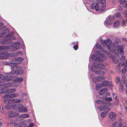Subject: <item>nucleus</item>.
I'll list each match as a JSON object with an SVG mask.
<instances>
[{
    "label": "nucleus",
    "mask_w": 127,
    "mask_h": 127,
    "mask_svg": "<svg viewBox=\"0 0 127 127\" xmlns=\"http://www.w3.org/2000/svg\"><path fill=\"white\" fill-rule=\"evenodd\" d=\"M16 90V89L15 88L11 89L9 90H8L6 91V92L7 93L9 94L11 93L14 92Z\"/></svg>",
    "instance_id": "5701e85b"
},
{
    "label": "nucleus",
    "mask_w": 127,
    "mask_h": 127,
    "mask_svg": "<svg viewBox=\"0 0 127 127\" xmlns=\"http://www.w3.org/2000/svg\"><path fill=\"white\" fill-rule=\"evenodd\" d=\"M105 100L106 101H110L112 100V98H111L107 97L105 98Z\"/></svg>",
    "instance_id": "f704fd0d"
},
{
    "label": "nucleus",
    "mask_w": 127,
    "mask_h": 127,
    "mask_svg": "<svg viewBox=\"0 0 127 127\" xmlns=\"http://www.w3.org/2000/svg\"><path fill=\"white\" fill-rule=\"evenodd\" d=\"M5 90L4 88H2L0 89V94H3L5 92Z\"/></svg>",
    "instance_id": "72a5a7b5"
},
{
    "label": "nucleus",
    "mask_w": 127,
    "mask_h": 127,
    "mask_svg": "<svg viewBox=\"0 0 127 127\" xmlns=\"http://www.w3.org/2000/svg\"><path fill=\"white\" fill-rule=\"evenodd\" d=\"M96 47L97 49L99 50H101L102 52L105 53V54H104V53L103 54L106 56V58L107 56L110 58H111L112 57V55L110 53H108L107 52V51L105 49L103 48H101V46H100L98 44H96Z\"/></svg>",
    "instance_id": "423d86ee"
},
{
    "label": "nucleus",
    "mask_w": 127,
    "mask_h": 127,
    "mask_svg": "<svg viewBox=\"0 0 127 127\" xmlns=\"http://www.w3.org/2000/svg\"><path fill=\"white\" fill-rule=\"evenodd\" d=\"M107 108V110L101 113V116L103 118H104L105 117L107 113L108 112L110 109L109 108Z\"/></svg>",
    "instance_id": "6ab92c4d"
},
{
    "label": "nucleus",
    "mask_w": 127,
    "mask_h": 127,
    "mask_svg": "<svg viewBox=\"0 0 127 127\" xmlns=\"http://www.w3.org/2000/svg\"><path fill=\"white\" fill-rule=\"evenodd\" d=\"M27 109L26 108H23L21 111H20L22 112H27Z\"/></svg>",
    "instance_id": "473e14b6"
},
{
    "label": "nucleus",
    "mask_w": 127,
    "mask_h": 127,
    "mask_svg": "<svg viewBox=\"0 0 127 127\" xmlns=\"http://www.w3.org/2000/svg\"><path fill=\"white\" fill-rule=\"evenodd\" d=\"M120 77H117L116 78V82L117 83H118L120 82V85L121 86V87H123V84H122V80H121V81H120Z\"/></svg>",
    "instance_id": "412c9836"
},
{
    "label": "nucleus",
    "mask_w": 127,
    "mask_h": 127,
    "mask_svg": "<svg viewBox=\"0 0 127 127\" xmlns=\"http://www.w3.org/2000/svg\"><path fill=\"white\" fill-rule=\"evenodd\" d=\"M124 15L126 17H127V9L124 11Z\"/></svg>",
    "instance_id": "8fccbe9b"
},
{
    "label": "nucleus",
    "mask_w": 127,
    "mask_h": 127,
    "mask_svg": "<svg viewBox=\"0 0 127 127\" xmlns=\"http://www.w3.org/2000/svg\"><path fill=\"white\" fill-rule=\"evenodd\" d=\"M19 115V114L16 113H14L12 112H10L8 113V117H14L17 116Z\"/></svg>",
    "instance_id": "dca6fc26"
},
{
    "label": "nucleus",
    "mask_w": 127,
    "mask_h": 127,
    "mask_svg": "<svg viewBox=\"0 0 127 127\" xmlns=\"http://www.w3.org/2000/svg\"><path fill=\"white\" fill-rule=\"evenodd\" d=\"M18 104V106L19 107V109L22 108L23 106V105L22 104Z\"/></svg>",
    "instance_id": "de8ad7c7"
},
{
    "label": "nucleus",
    "mask_w": 127,
    "mask_h": 127,
    "mask_svg": "<svg viewBox=\"0 0 127 127\" xmlns=\"http://www.w3.org/2000/svg\"><path fill=\"white\" fill-rule=\"evenodd\" d=\"M107 19H108V20H110V21H111L114 20V17L113 16H109Z\"/></svg>",
    "instance_id": "c756f323"
},
{
    "label": "nucleus",
    "mask_w": 127,
    "mask_h": 127,
    "mask_svg": "<svg viewBox=\"0 0 127 127\" xmlns=\"http://www.w3.org/2000/svg\"><path fill=\"white\" fill-rule=\"evenodd\" d=\"M17 102L18 103H20L21 102L20 100H15L13 99L12 98L10 99H7L4 100L3 101L4 103L6 104H12L11 102Z\"/></svg>",
    "instance_id": "6e6552de"
},
{
    "label": "nucleus",
    "mask_w": 127,
    "mask_h": 127,
    "mask_svg": "<svg viewBox=\"0 0 127 127\" xmlns=\"http://www.w3.org/2000/svg\"><path fill=\"white\" fill-rule=\"evenodd\" d=\"M123 40L124 41L127 42V38L126 37H124L123 38Z\"/></svg>",
    "instance_id": "864d4df0"
},
{
    "label": "nucleus",
    "mask_w": 127,
    "mask_h": 127,
    "mask_svg": "<svg viewBox=\"0 0 127 127\" xmlns=\"http://www.w3.org/2000/svg\"><path fill=\"white\" fill-rule=\"evenodd\" d=\"M101 43L104 46L106 47L111 53H114L117 57L112 58V60L115 64H118L117 67L120 69L121 66L124 67L126 66V62H125V58L123 56L124 51L122 46H119L118 43L116 41L113 44L110 39H108L105 40H101Z\"/></svg>",
    "instance_id": "f257e3e1"
},
{
    "label": "nucleus",
    "mask_w": 127,
    "mask_h": 127,
    "mask_svg": "<svg viewBox=\"0 0 127 127\" xmlns=\"http://www.w3.org/2000/svg\"><path fill=\"white\" fill-rule=\"evenodd\" d=\"M116 113L113 112H111L109 114V118L112 120H115L116 119Z\"/></svg>",
    "instance_id": "4468645a"
},
{
    "label": "nucleus",
    "mask_w": 127,
    "mask_h": 127,
    "mask_svg": "<svg viewBox=\"0 0 127 127\" xmlns=\"http://www.w3.org/2000/svg\"><path fill=\"white\" fill-rule=\"evenodd\" d=\"M126 66H124V67H125V70L127 71V59L126 60Z\"/></svg>",
    "instance_id": "a19ab883"
},
{
    "label": "nucleus",
    "mask_w": 127,
    "mask_h": 127,
    "mask_svg": "<svg viewBox=\"0 0 127 127\" xmlns=\"http://www.w3.org/2000/svg\"><path fill=\"white\" fill-rule=\"evenodd\" d=\"M12 46V48H13L14 50H16L21 48L23 49L24 48V46L22 44H20L19 42H16L13 43Z\"/></svg>",
    "instance_id": "0eeeda50"
},
{
    "label": "nucleus",
    "mask_w": 127,
    "mask_h": 127,
    "mask_svg": "<svg viewBox=\"0 0 127 127\" xmlns=\"http://www.w3.org/2000/svg\"><path fill=\"white\" fill-rule=\"evenodd\" d=\"M120 25L119 21L118 20H116L114 23L113 27L115 28H117Z\"/></svg>",
    "instance_id": "aec40b11"
},
{
    "label": "nucleus",
    "mask_w": 127,
    "mask_h": 127,
    "mask_svg": "<svg viewBox=\"0 0 127 127\" xmlns=\"http://www.w3.org/2000/svg\"><path fill=\"white\" fill-rule=\"evenodd\" d=\"M122 82L126 85L127 84V80H123Z\"/></svg>",
    "instance_id": "3c124183"
},
{
    "label": "nucleus",
    "mask_w": 127,
    "mask_h": 127,
    "mask_svg": "<svg viewBox=\"0 0 127 127\" xmlns=\"http://www.w3.org/2000/svg\"><path fill=\"white\" fill-rule=\"evenodd\" d=\"M123 5L124 7L126 8H127V1H126L125 4Z\"/></svg>",
    "instance_id": "a18cd8bd"
},
{
    "label": "nucleus",
    "mask_w": 127,
    "mask_h": 127,
    "mask_svg": "<svg viewBox=\"0 0 127 127\" xmlns=\"http://www.w3.org/2000/svg\"><path fill=\"white\" fill-rule=\"evenodd\" d=\"M102 85V87H105L108 84V82L107 81H104L102 82L101 83Z\"/></svg>",
    "instance_id": "b1692460"
},
{
    "label": "nucleus",
    "mask_w": 127,
    "mask_h": 127,
    "mask_svg": "<svg viewBox=\"0 0 127 127\" xmlns=\"http://www.w3.org/2000/svg\"><path fill=\"white\" fill-rule=\"evenodd\" d=\"M9 32V30L8 29H6L3 32H2L3 33H6L8 32Z\"/></svg>",
    "instance_id": "ea45409f"
},
{
    "label": "nucleus",
    "mask_w": 127,
    "mask_h": 127,
    "mask_svg": "<svg viewBox=\"0 0 127 127\" xmlns=\"http://www.w3.org/2000/svg\"><path fill=\"white\" fill-rule=\"evenodd\" d=\"M29 115L28 114H25L21 116V118H28L29 117Z\"/></svg>",
    "instance_id": "cd10ccee"
},
{
    "label": "nucleus",
    "mask_w": 127,
    "mask_h": 127,
    "mask_svg": "<svg viewBox=\"0 0 127 127\" xmlns=\"http://www.w3.org/2000/svg\"><path fill=\"white\" fill-rule=\"evenodd\" d=\"M125 110L126 112H127V107H125Z\"/></svg>",
    "instance_id": "052dcab7"
},
{
    "label": "nucleus",
    "mask_w": 127,
    "mask_h": 127,
    "mask_svg": "<svg viewBox=\"0 0 127 127\" xmlns=\"http://www.w3.org/2000/svg\"><path fill=\"white\" fill-rule=\"evenodd\" d=\"M7 58L6 56L5 55V54H2L0 56V59H5Z\"/></svg>",
    "instance_id": "2f4dec72"
},
{
    "label": "nucleus",
    "mask_w": 127,
    "mask_h": 127,
    "mask_svg": "<svg viewBox=\"0 0 127 127\" xmlns=\"http://www.w3.org/2000/svg\"><path fill=\"white\" fill-rule=\"evenodd\" d=\"M14 102L12 103V107L15 109H19V107L18 106V104H17L16 105L14 104Z\"/></svg>",
    "instance_id": "bb28decb"
},
{
    "label": "nucleus",
    "mask_w": 127,
    "mask_h": 127,
    "mask_svg": "<svg viewBox=\"0 0 127 127\" xmlns=\"http://www.w3.org/2000/svg\"><path fill=\"white\" fill-rule=\"evenodd\" d=\"M23 94L25 95H24L25 96L27 95V94L26 93H23Z\"/></svg>",
    "instance_id": "bf43d9fd"
},
{
    "label": "nucleus",
    "mask_w": 127,
    "mask_h": 127,
    "mask_svg": "<svg viewBox=\"0 0 127 127\" xmlns=\"http://www.w3.org/2000/svg\"><path fill=\"white\" fill-rule=\"evenodd\" d=\"M118 9L119 11H121L122 9V6H119L118 7Z\"/></svg>",
    "instance_id": "09e8293b"
},
{
    "label": "nucleus",
    "mask_w": 127,
    "mask_h": 127,
    "mask_svg": "<svg viewBox=\"0 0 127 127\" xmlns=\"http://www.w3.org/2000/svg\"><path fill=\"white\" fill-rule=\"evenodd\" d=\"M121 15V13L120 12L117 13L115 15V16L116 17H118Z\"/></svg>",
    "instance_id": "e433bc0d"
},
{
    "label": "nucleus",
    "mask_w": 127,
    "mask_h": 127,
    "mask_svg": "<svg viewBox=\"0 0 127 127\" xmlns=\"http://www.w3.org/2000/svg\"><path fill=\"white\" fill-rule=\"evenodd\" d=\"M95 53L96 54L95 56L93 55L91 57L92 60H94L93 63V66L96 68L103 69L104 68V65L102 63L97 62L96 61H103L106 58V56L98 50L95 51Z\"/></svg>",
    "instance_id": "f03ea898"
},
{
    "label": "nucleus",
    "mask_w": 127,
    "mask_h": 127,
    "mask_svg": "<svg viewBox=\"0 0 127 127\" xmlns=\"http://www.w3.org/2000/svg\"><path fill=\"white\" fill-rule=\"evenodd\" d=\"M14 127H21V126L20 124H15L14 125Z\"/></svg>",
    "instance_id": "37998d69"
},
{
    "label": "nucleus",
    "mask_w": 127,
    "mask_h": 127,
    "mask_svg": "<svg viewBox=\"0 0 127 127\" xmlns=\"http://www.w3.org/2000/svg\"><path fill=\"white\" fill-rule=\"evenodd\" d=\"M113 96L114 99L117 100V95L116 94L113 93Z\"/></svg>",
    "instance_id": "58836bf2"
},
{
    "label": "nucleus",
    "mask_w": 127,
    "mask_h": 127,
    "mask_svg": "<svg viewBox=\"0 0 127 127\" xmlns=\"http://www.w3.org/2000/svg\"><path fill=\"white\" fill-rule=\"evenodd\" d=\"M12 103L11 104H7L5 106V107L7 109H8L12 107Z\"/></svg>",
    "instance_id": "c85d7f7f"
},
{
    "label": "nucleus",
    "mask_w": 127,
    "mask_h": 127,
    "mask_svg": "<svg viewBox=\"0 0 127 127\" xmlns=\"http://www.w3.org/2000/svg\"><path fill=\"white\" fill-rule=\"evenodd\" d=\"M15 122L14 121H11L10 122V123L11 124H13Z\"/></svg>",
    "instance_id": "4d7b16f0"
},
{
    "label": "nucleus",
    "mask_w": 127,
    "mask_h": 127,
    "mask_svg": "<svg viewBox=\"0 0 127 127\" xmlns=\"http://www.w3.org/2000/svg\"><path fill=\"white\" fill-rule=\"evenodd\" d=\"M34 126V124L32 123H30L27 127H32Z\"/></svg>",
    "instance_id": "c9c22d12"
},
{
    "label": "nucleus",
    "mask_w": 127,
    "mask_h": 127,
    "mask_svg": "<svg viewBox=\"0 0 127 127\" xmlns=\"http://www.w3.org/2000/svg\"><path fill=\"white\" fill-rule=\"evenodd\" d=\"M126 76L125 75H123L122 77V78L123 79H124L126 78Z\"/></svg>",
    "instance_id": "6e6d98bb"
},
{
    "label": "nucleus",
    "mask_w": 127,
    "mask_h": 127,
    "mask_svg": "<svg viewBox=\"0 0 127 127\" xmlns=\"http://www.w3.org/2000/svg\"><path fill=\"white\" fill-rule=\"evenodd\" d=\"M18 95V94L17 93H13L10 95H5L3 96L4 98H12L16 97Z\"/></svg>",
    "instance_id": "ddd939ff"
},
{
    "label": "nucleus",
    "mask_w": 127,
    "mask_h": 127,
    "mask_svg": "<svg viewBox=\"0 0 127 127\" xmlns=\"http://www.w3.org/2000/svg\"><path fill=\"white\" fill-rule=\"evenodd\" d=\"M125 67V68H124V70H123L122 71V73L123 74H125L126 71H127L125 70V67Z\"/></svg>",
    "instance_id": "5fc2aeb1"
},
{
    "label": "nucleus",
    "mask_w": 127,
    "mask_h": 127,
    "mask_svg": "<svg viewBox=\"0 0 127 127\" xmlns=\"http://www.w3.org/2000/svg\"><path fill=\"white\" fill-rule=\"evenodd\" d=\"M23 79L21 77L17 78L15 80V81L17 82H20L22 81Z\"/></svg>",
    "instance_id": "393cba45"
},
{
    "label": "nucleus",
    "mask_w": 127,
    "mask_h": 127,
    "mask_svg": "<svg viewBox=\"0 0 127 127\" xmlns=\"http://www.w3.org/2000/svg\"><path fill=\"white\" fill-rule=\"evenodd\" d=\"M22 53L21 52H19L16 53H12L9 54L8 56L11 57H16L19 55L20 54H21Z\"/></svg>",
    "instance_id": "f3484780"
},
{
    "label": "nucleus",
    "mask_w": 127,
    "mask_h": 127,
    "mask_svg": "<svg viewBox=\"0 0 127 127\" xmlns=\"http://www.w3.org/2000/svg\"><path fill=\"white\" fill-rule=\"evenodd\" d=\"M22 96H24V95H22Z\"/></svg>",
    "instance_id": "0e129e2a"
},
{
    "label": "nucleus",
    "mask_w": 127,
    "mask_h": 127,
    "mask_svg": "<svg viewBox=\"0 0 127 127\" xmlns=\"http://www.w3.org/2000/svg\"><path fill=\"white\" fill-rule=\"evenodd\" d=\"M0 110L2 112L3 114H4V110L3 109L2 107V106H0Z\"/></svg>",
    "instance_id": "79ce46f5"
},
{
    "label": "nucleus",
    "mask_w": 127,
    "mask_h": 127,
    "mask_svg": "<svg viewBox=\"0 0 127 127\" xmlns=\"http://www.w3.org/2000/svg\"><path fill=\"white\" fill-rule=\"evenodd\" d=\"M126 22H127V19L126 20Z\"/></svg>",
    "instance_id": "69168bd1"
},
{
    "label": "nucleus",
    "mask_w": 127,
    "mask_h": 127,
    "mask_svg": "<svg viewBox=\"0 0 127 127\" xmlns=\"http://www.w3.org/2000/svg\"><path fill=\"white\" fill-rule=\"evenodd\" d=\"M117 124V122H114V123H113L110 127H115L116 125ZM122 127V124L121 123H119L118 124L116 127ZM123 127H127L126 126H124Z\"/></svg>",
    "instance_id": "a211bd4d"
},
{
    "label": "nucleus",
    "mask_w": 127,
    "mask_h": 127,
    "mask_svg": "<svg viewBox=\"0 0 127 127\" xmlns=\"http://www.w3.org/2000/svg\"><path fill=\"white\" fill-rule=\"evenodd\" d=\"M101 1L102 2H101L99 3V4L101 5V6L100 9V12H102L104 10L105 8V0H101Z\"/></svg>",
    "instance_id": "2eb2a0df"
},
{
    "label": "nucleus",
    "mask_w": 127,
    "mask_h": 127,
    "mask_svg": "<svg viewBox=\"0 0 127 127\" xmlns=\"http://www.w3.org/2000/svg\"><path fill=\"white\" fill-rule=\"evenodd\" d=\"M104 24L105 25H109L112 24V21H110V20H108V19H106V21L104 22Z\"/></svg>",
    "instance_id": "4be33fe9"
},
{
    "label": "nucleus",
    "mask_w": 127,
    "mask_h": 127,
    "mask_svg": "<svg viewBox=\"0 0 127 127\" xmlns=\"http://www.w3.org/2000/svg\"><path fill=\"white\" fill-rule=\"evenodd\" d=\"M120 3L121 4H125L126 2V0H120Z\"/></svg>",
    "instance_id": "4c0bfd02"
},
{
    "label": "nucleus",
    "mask_w": 127,
    "mask_h": 127,
    "mask_svg": "<svg viewBox=\"0 0 127 127\" xmlns=\"http://www.w3.org/2000/svg\"><path fill=\"white\" fill-rule=\"evenodd\" d=\"M125 24V21L124 20H123L122 22V25L123 26H124Z\"/></svg>",
    "instance_id": "603ef678"
},
{
    "label": "nucleus",
    "mask_w": 127,
    "mask_h": 127,
    "mask_svg": "<svg viewBox=\"0 0 127 127\" xmlns=\"http://www.w3.org/2000/svg\"><path fill=\"white\" fill-rule=\"evenodd\" d=\"M6 36L8 37V38L5 39L4 44H7L10 43L12 42V41L11 40L14 39H15V37L14 36L13 33L12 32L11 33H10L7 34Z\"/></svg>",
    "instance_id": "39448f33"
},
{
    "label": "nucleus",
    "mask_w": 127,
    "mask_h": 127,
    "mask_svg": "<svg viewBox=\"0 0 127 127\" xmlns=\"http://www.w3.org/2000/svg\"><path fill=\"white\" fill-rule=\"evenodd\" d=\"M23 60V59L22 58H14L12 59V61L10 63L5 62L4 64L6 65L10 66H12L11 71L12 75L14 74H17L19 73V71L21 70L22 69V67L20 66L16 65V64H18L17 61H21Z\"/></svg>",
    "instance_id": "7ed1b4c3"
},
{
    "label": "nucleus",
    "mask_w": 127,
    "mask_h": 127,
    "mask_svg": "<svg viewBox=\"0 0 127 127\" xmlns=\"http://www.w3.org/2000/svg\"><path fill=\"white\" fill-rule=\"evenodd\" d=\"M7 47L6 46H0V52L2 50H4L5 49H6Z\"/></svg>",
    "instance_id": "7c9ffc66"
},
{
    "label": "nucleus",
    "mask_w": 127,
    "mask_h": 127,
    "mask_svg": "<svg viewBox=\"0 0 127 127\" xmlns=\"http://www.w3.org/2000/svg\"><path fill=\"white\" fill-rule=\"evenodd\" d=\"M96 0V2H95V3H93V4L94 5H95V7H93V4H92L91 5V8L92 9H94L95 8V10L97 11L99 10V4L98 3V1H100L101 0Z\"/></svg>",
    "instance_id": "9b49d317"
},
{
    "label": "nucleus",
    "mask_w": 127,
    "mask_h": 127,
    "mask_svg": "<svg viewBox=\"0 0 127 127\" xmlns=\"http://www.w3.org/2000/svg\"><path fill=\"white\" fill-rule=\"evenodd\" d=\"M107 91L108 89L107 88H103L100 90L99 94L101 95H103L104 96H106L107 95H109V93L107 92Z\"/></svg>",
    "instance_id": "1a4fd4ad"
},
{
    "label": "nucleus",
    "mask_w": 127,
    "mask_h": 127,
    "mask_svg": "<svg viewBox=\"0 0 127 127\" xmlns=\"http://www.w3.org/2000/svg\"><path fill=\"white\" fill-rule=\"evenodd\" d=\"M126 87H127V85H126Z\"/></svg>",
    "instance_id": "e2e57ef3"
},
{
    "label": "nucleus",
    "mask_w": 127,
    "mask_h": 127,
    "mask_svg": "<svg viewBox=\"0 0 127 127\" xmlns=\"http://www.w3.org/2000/svg\"><path fill=\"white\" fill-rule=\"evenodd\" d=\"M74 50H76L78 48V46L77 45H76L73 47Z\"/></svg>",
    "instance_id": "49530a36"
},
{
    "label": "nucleus",
    "mask_w": 127,
    "mask_h": 127,
    "mask_svg": "<svg viewBox=\"0 0 127 127\" xmlns=\"http://www.w3.org/2000/svg\"><path fill=\"white\" fill-rule=\"evenodd\" d=\"M126 102H127V99H126Z\"/></svg>",
    "instance_id": "680f3d73"
},
{
    "label": "nucleus",
    "mask_w": 127,
    "mask_h": 127,
    "mask_svg": "<svg viewBox=\"0 0 127 127\" xmlns=\"http://www.w3.org/2000/svg\"><path fill=\"white\" fill-rule=\"evenodd\" d=\"M94 68L95 69H94L93 68V67L92 66L91 68V70L92 72H95L96 74H102V75H104V73L103 71L101 70H99L97 71L96 70V69H98V68H96L95 67Z\"/></svg>",
    "instance_id": "f8f14e48"
},
{
    "label": "nucleus",
    "mask_w": 127,
    "mask_h": 127,
    "mask_svg": "<svg viewBox=\"0 0 127 127\" xmlns=\"http://www.w3.org/2000/svg\"><path fill=\"white\" fill-rule=\"evenodd\" d=\"M13 85L14 87H17L18 86V84H16V82H14L13 83Z\"/></svg>",
    "instance_id": "c03bdc74"
},
{
    "label": "nucleus",
    "mask_w": 127,
    "mask_h": 127,
    "mask_svg": "<svg viewBox=\"0 0 127 127\" xmlns=\"http://www.w3.org/2000/svg\"><path fill=\"white\" fill-rule=\"evenodd\" d=\"M2 125V123L1 122H0V127Z\"/></svg>",
    "instance_id": "13d9d810"
},
{
    "label": "nucleus",
    "mask_w": 127,
    "mask_h": 127,
    "mask_svg": "<svg viewBox=\"0 0 127 127\" xmlns=\"http://www.w3.org/2000/svg\"><path fill=\"white\" fill-rule=\"evenodd\" d=\"M105 78V77L104 76H98L96 77H93V80L94 82L96 84V82H98L103 80Z\"/></svg>",
    "instance_id": "9d476101"
},
{
    "label": "nucleus",
    "mask_w": 127,
    "mask_h": 127,
    "mask_svg": "<svg viewBox=\"0 0 127 127\" xmlns=\"http://www.w3.org/2000/svg\"><path fill=\"white\" fill-rule=\"evenodd\" d=\"M96 103L97 104H102L100 107V109L101 110H107V108H109L108 106L110 105V104H107V103H105L103 101L101 100H96Z\"/></svg>",
    "instance_id": "20e7f679"
},
{
    "label": "nucleus",
    "mask_w": 127,
    "mask_h": 127,
    "mask_svg": "<svg viewBox=\"0 0 127 127\" xmlns=\"http://www.w3.org/2000/svg\"><path fill=\"white\" fill-rule=\"evenodd\" d=\"M102 85L101 84H98L96 85L95 87L96 89L97 90H99L100 88L103 87Z\"/></svg>",
    "instance_id": "a878e982"
}]
</instances>
